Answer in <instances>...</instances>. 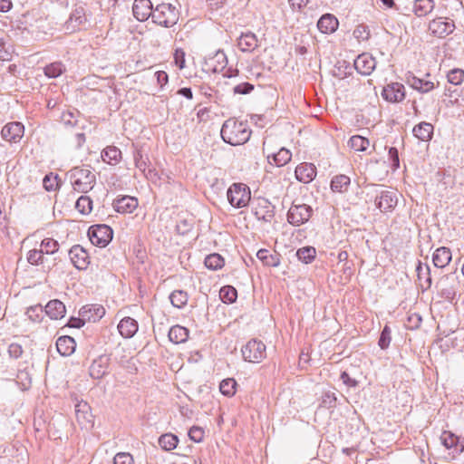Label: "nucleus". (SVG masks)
I'll use <instances>...</instances> for the list:
<instances>
[{
	"label": "nucleus",
	"instance_id": "f257e3e1",
	"mask_svg": "<svg viewBox=\"0 0 464 464\" xmlns=\"http://www.w3.org/2000/svg\"><path fill=\"white\" fill-rule=\"evenodd\" d=\"M70 179L73 189L86 193L90 191L95 182L96 177L89 167H75L70 171Z\"/></svg>",
	"mask_w": 464,
	"mask_h": 464
},
{
	"label": "nucleus",
	"instance_id": "f03ea898",
	"mask_svg": "<svg viewBox=\"0 0 464 464\" xmlns=\"http://www.w3.org/2000/svg\"><path fill=\"white\" fill-rule=\"evenodd\" d=\"M250 133L244 128L242 123H237L233 120L227 121L221 129V136L224 141L229 145H244Z\"/></svg>",
	"mask_w": 464,
	"mask_h": 464
},
{
	"label": "nucleus",
	"instance_id": "7ed1b4c3",
	"mask_svg": "<svg viewBox=\"0 0 464 464\" xmlns=\"http://www.w3.org/2000/svg\"><path fill=\"white\" fill-rule=\"evenodd\" d=\"M227 198L229 204L236 208L246 207L251 199V190L244 183H233L227 191Z\"/></svg>",
	"mask_w": 464,
	"mask_h": 464
},
{
	"label": "nucleus",
	"instance_id": "20e7f679",
	"mask_svg": "<svg viewBox=\"0 0 464 464\" xmlns=\"http://www.w3.org/2000/svg\"><path fill=\"white\" fill-rule=\"evenodd\" d=\"M152 19L161 26L171 27L179 21V11L170 4L162 3L153 10Z\"/></svg>",
	"mask_w": 464,
	"mask_h": 464
},
{
	"label": "nucleus",
	"instance_id": "39448f33",
	"mask_svg": "<svg viewBox=\"0 0 464 464\" xmlns=\"http://www.w3.org/2000/svg\"><path fill=\"white\" fill-rule=\"evenodd\" d=\"M245 361L258 363L266 356V345L261 341L251 340L242 348Z\"/></svg>",
	"mask_w": 464,
	"mask_h": 464
},
{
	"label": "nucleus",
	"instance_id": "423d86ee",
	"mask_svg": "<svg viewBox=\"0 0 464 464\" xmlns=\"http://www.w3.org/2000/svg\"><path fill=\"white\" fill-rule=\"evenodd\" d=\"M455 29V24L452 20L445 17H437L431 20L428 25V33L435 38H445Z\"/></svg>",
	"mask_w": 464,
	"mask_h": 464
},
{
	"label": "nucleus",
	"instance_id": "0eeeda50",
	"mask_svg": "<svg viewBox=\"0 0 464 464\" xmlns=\"http://www.w3.org/2000/svg\"><path fill=\"white\" fill-rule=\"evenodd\" d=\"M88 237L92 244L103 247L112 238V229L107 225H94L88 230Z\"/></svg>",
	"mask_w": 464,
	"mask_h": 464
},
{
	"label": "nucleus",
	"instance_id": "6e6552de",
	"mask_svg": "<svg viewBox=\"0 0 464 464\" xmlns=\"http://www.w3.org/2000/svg\"><path fill=\"white\" fill-rule=\"evenodd\" d=\"M313 209L309 205L293 204L287 213V219L294 226H300L307 222L312 216Z\"/></svg>",
	"mask_w": 464,
	"mask_h": 464
},
{
	"label": "nucleus",
	"instance_id": "1a4fd4ad",
	"mask_svg": "<svg viewBox=\"0 0 464 464\" xmlns=\"http://www.w3.org/2000/svg\"><path fill=\"white\" fill-rule=\"evenodd\" d=\"M252 210L257 219L265 222H271L275 216V207L264 198L255 199Z\"/></svg>",
	"mask_w": 464,
	"mask_h": 464
},
{
	"label": "nucleus",
	"instance_id": "9d476101",
	"mask_svg": "<svg viewBox=\"0 0 464 464\" xmlns=\"http://www.w3.org/2000/svg\"><path fill=\"white\" fill-rule=\"evenodd\" d=\"M75 418L82 429H92L94 425V417L91 406L84 401H81L75 406Z\"/></svg>",
	"mask_w": 464,
	"mask_h": 464
},
{
	"label": "nucleus",
	"instance_id": "9b49d317",
	"mask_svg": "<svg viewBox=\"0 0 464 464\" xmlns=\"http://www.w3.org/2000/svg\"><path fill=\"white\" fill-rule=\"evenodd\" d=\"M1 134L6 142L19 143L24 138V127L17 121L9 122L3 127Z\"/></svg>",
	"mask_w": 464,
	"mask_h": 464
},
{
	"label": "nucleus",
	"instance_id": "f8f14e48",
	"mask_svg": "<svg viewBox=\"0 0 464 464\" xmlns=\"http://www.w3.org/2000/svg\"><path fill=\"white\" fill-rule=\"evenodd\" d=\"M382 96L389 102H400L405 98V88L400 82L389 83L383 88Z\"/></svg>",
	"mask_w": 464,
	"mask_h": 464
},
{
	"label": "nucleus",
	"instance_id": "ddd939ff",
	"mask_svg": "<svg viewBox=\"0 0 464 464\" xmlns=\"http://www.w3.org/2000/svg\"><path fill=\"white\" fill-rule=\"evenodd\" d=\"M266 157L270 164L281 167L291 160L292 153L285 147H273V150L267 151Z\"/></svg>",
	"mask_w": 464,
	"mask_h": 464
},
{
	"label": "nucleus",
	"instance_id": "4468645a",
	"mask_svg": "<svg viewBox=\"0 0 464 464\" xmlns=\"http://www.w3.org/2000/svg\"><path fill=\"white\" fill-rule=\"evenodd\" d=\"M69 256L77 269H85L90 264V256L87 251L80 245H75L70 249Z\"/></svg>",
	"mask_w": 464,
	"mask_h": 464
},
{
	"label": "nucleus",
	"instance_id": "2eb2a0df",
	"mask_svg": "<svg viewBox=\"0 0 464 464\" xmlns=\"http://www.w3.org/2000/svg\"><path fill=\"white\" fill-rule=\"evenodd\" d=\"M87 22L85 9L82 6H77L72 12L66 22V29L71 32H76L81 29Z\"/></svg>",
	"mask_w": 464,
	"mask_h": 464
},
{
	"label": "nucleus",
	"instance_id": "dca6fc26",
	"mask_svg": "<svg viewBox=\"0 0 464 464\" xmlns=\"http://www.w3.org/2000/svg\"><path fill=\"white\" fill-rule=\"evenodd\" d=\"M132 12L138 21H146L150 16H152V4L150 0H135Z\"/></svg>",
	"mask_w": 464,
	"mask_h": 464
},
{
	"label": "nucleus",
	"instance_id": "f3484780",
	"mask_svg": "<svg viewBox=\"0 0 464 464\" xmlns=\"http://www.w3.org/2000/svg\"><path fill=\"white\" fill-rule=\"evenodd\" d=\"M138 199L130 196H123L113 201L115 211L122 214L132 213L138 208Z\"/></svg>",
	"mask_w": 464,
	"mask_h": 464
},
{
	"label": "nucleus",
	"instance_id": "a211bd4d",
	"mask_svg": "<svg viewBox=\"0 0 464 464\" xmlns=\"http://www.w3.org/2000/svg\"><path fill=\"white\" fill-rule=\"evenodd\" d=\"M339 27L338 19L332 14H323L318 22L317 28L318 30L324 34H331L337 31Z\"/></svg>",
	"mask_w": 464,
	"mask_h": 464
},
{
	"label": "nucleus",
	"instance_id": "6ab92c4d",
	"mask_svg": "<svg viewBox=\"0 0 464 464\" xmlns=\"http://www.w3.org/2000/svg\"><path fill=\"white\" fill-rule=\"evenodd\" d=\"M295 178L303 183H310L316 177V168L312 163L304 162L295 168Z\"/></svg>",
	"mask_w": 464,
	"mask_h": 464
},
{
	"label": "nucleus",
	"instance_id": "aec40b11",
	"mask_svg": "<svg viewBox=\"0 0 464 464\" xmlns=\"http://www.w3.org/2000/svg\"><path fill=\"white\" fill-rule=\"evenodd\" d=\"M375 65L374 58L367 53L360 54L354 61L355 69L363 75H369L374 70Z\"/></svg>",
	"mask_w": 464,
	"mask_h": 464
},
{
	"label": "nucleus",
	"instance_id": "412c9836",
	"mask_svg": "<svg viewBox=\"0 0 464 464\" xmlns=\"http://www.w3.org/2000/svg\"><path fill=\"white\" fill-rule=\"evenodd\" d=\"M412 132L419 142L428 143L433 137L434 127L430 123L420 122L413 128Z\"/></svg>",
	"mask_w": 464,
	"mask_h": 464
},
{
	"label": "nucleus",
	"instance_id": "4be33fe9",
	"mask_svg": "<svg viewBox=\"0 0 464 464\" xmlns=\"http://www.w3.org/2000/svg\"><path fill=\"white\" fill-rule=\"evenodd\" d=\"M205 65L208 72H220L227 65V57L223 52H217L206 60Z\"/></svg>",
	"mask_w": 464,
	"mask_h": 464
},
{
	"label": "nucleus",
	"instance_id": "5701e85b",
	"mask_svg": "<svg viewBox=\"0 0 464 464\" xmlns=\"http://www.w3.org/2000/svg\"><path fill=\"white\" fill-rule=\"evenodd\" d=\"M45 313L51 319H62L66 313L65 305L59 300H51L45 305Z\"/></svg>",
	"mask_w": 464,
	"mask_h": 464
},
{
	"label": "nucleus",
	"instance_id": "b1692460",
	"mask_svg": "<svg viewBox=\"0 0 464 464\" xmlns=\"http://www.w3.org/2000/svg\"><path fill=\"white\" fill-rule=\"evenodd\" d=\"M257 258L263 265L270 267H276L280 265V255L276 252H271L268 249H259L256 253Z\"/></svg>",
	"mask_w": 464,
	"mask_h": 464
},
{
	"label": "nucleus",
	"instance_id": "393cba45",
	"mask_svg": "<svg viewBox=\"0 0 464 464\" xmlns=\"http://www.w3.org/2000/svg\"><path fill=\"white\" fill-rule=\"evenodd\" d=\"M118 330L122 337L130 338L138 331V323L133 318L125 317L120 321Z\"/></svg>",
	"mask_w": 464,
	"mask_h": 464
},
{
	"label": "nucleus",
	"instance_id": "a878e982",
	"mask_svg": "<svg viewBox=\"0 0 464 464\" xmlns=\"http://www.w3.org/2000/svg\"><path fill=\"white\" fill-rule=\"evenodd\" d=\"M75 347V341L71 336H61L56 341L57 351L63 356L71 355L74 352Z\"/></svg>",
	"mask_w": 464,
	"mask_h": 464
},
{
	"label": "nucleus",
	"instance_id": "bb28decb",
	"mask_svg": "<svg viewBox=\"0 0 464 464\" xmlns=\"http://www.w3.org/2000/svg\"><path fill=\"white\" fill-rule=\"evenodd\" d=\"M451 251L450 248L441 246L433 253L432 260L435 266L443 268L449 265L451 260Z\"/></svg>",
	"mask_w": 464,
	"mask_h": 464
},
{
	"label": "nucleus",
	"instance_id": "cd10ccee",
	"mask_svg": "<svg viewBox=\"0 0 464 464\" xmlns=\"http://www.w3.org/2000/svg\"><path fill=\"white\" fill-rule=\"evenodd\" d=\"M158 443L163 451L169 452L178 447L179 439L177 435L168 432L159 437Z\"/></svg>",
	"mask_w": 464,
	"mask_h": 464
},
{
	"label": "nucleus",
	"instance_id": "c85d7f7f",
	"mask_svg": "<svg viewBox=\"0 0 464 464\" xmlns=\"http://www.w3.org/2000/svg\"><path fill=\"white\" fill-rule=\"evenodd\" d=\"M258 40L253 33L242 34L237 45L242 52H251L257 47Z\"/></svg>",
	"mask_w": 464,
	"mask_h": 464
},
{
	"label": "nucleus",
	"instance_id": "c756f323",
	"mask_svg": "<svg viewBox=\"0 0 464 464\" xmlns=\"http://www.w3.org/2000/svg\"><path fill=\"white\" fill-rule=\"evenodd\" d=\"M188 338V330L180 325H174L169 331L170 342L179 344L185 343Z\"/></svg>",
	"mask_w": 464,
	"mask_h": 464
},
{
	"label": "nucleus",
	"instance_id": "7c9ffc66",
	"mask_svg": "<svg viewBox=\"0 0 464 464\" xmlns=\"http://www.w3.org/2000/svg\"><path fill=\"white\" fill-rule=\"evenodd\" d=\"M396 204L397 198L395 195L389 191L382 192L377 202L378 208L383 212L392 210Z\"/></svg>",
	"mask_w": 464,
	"mask_h": 464
},
{
	"label": "nucleus",
	"instance_id": "2f4dec72",
	"mask_svg": "<svg viewBox=\"0 0 464 464\" xmlns=\"http://www.w3.org/2000/svg\"><path fill=\"white\" fill-rule=\"evenodd\" d=\"M102 159L104 162L114 165L121 159V152L118 147H105L101 152Z\"/></svg>",
	"mask_w": 464,
	"mask_h": 464
},
{
	"label": "nucleus",
	"instance_id": "473e14b6",
	"mask_svg": "<svg viewBox=\"0 0 464 464\" xmlns=\"http://www.w3.org/2000/svg\"><path fill=\"white\" fill-rule=\"evenodd\" d=\"M433 8V0H416L413 4L412 11L418 17H423L429 14Z\"/></svg>",
	"mask_w": 464,
	"mask_h": 464
},
{
	"label": "nucleus",
	"instance_id": "72a5a7b5",
	"mask_svg": "<svg viewBox=\"0 0 464 464\" xmlns=\"http://www.w3.org/2000/svg\"><path fill=\"white\" fill-rule=\"evenodd\" d=\"M350 178L346 175H337L333 178L331 181V189L334 192L343 193L346 192L350 185Z\"/></svg>",
	"mask_w": 464,
	"mask_h": 464
},
{
	"label": "nucleus",
	"instance_id": "f704fd0d",
	"mask_svg": "<svg viewBox=\"0 0 464 464\" xmlns=\"http://www.w3.org/2000/svg\"><path fill=\"white\" fill-rule=\"evenodd\" d=\"M296 256L304 264H310L316 257V249L314 246L301 247L296 251Z\"/></svg>",
	"mask_w": 464,
	"mask_h": 464
},
{
	"label": "nucleus",
	"instance_id": "c9c22d12",
	"mask_svg": "<svg viewBox=\"0 0 464 464\" xmlns=\"http://www.w3.org/2000/svg\"><path fill=\"white\" fill-rule=\"evenodd\" d=\"M237 382L233 378L223 380L219 384L220 392L227 397H233L237 392Z\"/></svg>",
	"mask_w": 464,
	"mask_h": 464
},
{
	"label": "nucleus",
	"instance_id": "e433bc0d",
	"mask_svg": "<svg viewBox=\"0 0 464 464\" xmlns=\"http://www.w3.org/2000/svg\"><path fill=\"white\" fill-rule=\"evenodd\" d=\"M44 188L48 192L56 191L61 186V180L57 174L50 172L43 180Z\"/></svg>",
	"mask_w": 464,
	"mask_h": 464
},
{
	"label": "nucleus",
	"instance_id": "4c0bfd02",
	"mask_svg": "<svg viewBox=\"0 0 464 464\" xmlns=\"http://www.w3.org/2000/svg\"><path fill=\"white\" fill-rule=\"evenodd\" d=\"M205 266L211 270L221 269L225 266V259L219 254L214 253L205 258Z\"/></svg>",
	"mask_w": 464,
	"mask_h": 464
},
{
	"label": "nucleus",
	"instance_id": "58836bf2",
	"mask_svg": "<svg viewBox=\"0 0 464 464\" xmlns=\"http://www.w3.org/2000/svg\"><path fill=\"white\" fill-rule=\"evenodd\" d=\"M409 83L412 88L421 92H429L434 89V83L432 82L420 79L415 76H412L411 79L409 80Z\"/></svg>",
	"mask_w": 464,
	"mask_h": 464
},
{
	"label": "nucleus",
	"instance_id": "ea45409f",
	"mask_svg": "<svg viewBox=\"0 0 464 464\" xmlns=\"http://www.w3.org/2000/svg\"><path fill=\"white\" fill-rule=\"evenodd\" d=\"M75 208L82 215H87L92 210V200L88 196H81L76 203Z\"/></svg>",
	"mask_w": 464,
	"mask_h": 464
},
{
	"label": "nucleus",
	"instance_id": "a19ab883",
	"mask_svg": "<svg viewBox=\"0 0 464 464\" xmlns=\"http://www.w3.org/2000/svg\"><path fill=\"white\" fill-rule=\"evenodd\" d=\"M219 296L224 303L232 304L237 300V292L235 287L226 285L220 289Z\"/></svg>",
	"mask_w": 464,
	"mask_h": 464
},
{
	"label": "nucleus",
	"instance_id": "79ce46f5",
	"mask_svg": "<svg viewBox=\"0 0 464 464\" xmlns=\"http://www.w3.org/2000/svg\"><path fill=\"white\" fill-rule=\"evenodd\" d=\"M40 249L44 254L52 255L59 250V244L55 239L46 237L42 240Z\"/></svg>",
	"mask_w": 464,
	"mask_h": 464
},
{
	"label": "nucleus",
	"instance_id": "37998d69",
	"mask_svg": "<svg viewBox=\"0 0 464 464\" xmlns=\"http://www.w3.org/2000/svg\"><path fill=\"white\" fill-rule=\"evenodd\" d=\"M169 299L175 307L181 308L188 302V294L182 290H175L171 293Z\"/></svg>",
	"mask_w": 464,
	"mask_h": 464
},
{
	"label": "nucleus",
	"instance_id": "c03bdc74",
	"mask_svg": "<svg viewBox=\"0 0 464 464\" xmlns=\"http://www.w3.org/2000/svg\"><path fill=\"white\" fill-rule=\"evenodd\" d=\"M188 436L193 442L201 443L205 440L206 432L202 427L194 425L188 430Z\"/></svg>",
	"mask_w": 464,
	"mask_h": 464
},
{
	"label": "nucleus",
	"instance_id": "a18cd8bd",
	"mask_svg": "<svg viewBox=\"0 0 464 464\" xmlns=\"http://www.w3.org/2000/svg\"><path fill=\"white\" fill-rule=\"evenodd\" d=\"M64 71V65L61 62H55L44 68V73L50 78L58 77Z\"/></svg>",
	"mask_w": 464,
	"mask_h": 464
},
{
	"label": "nucleus",
	"instance_id": "49530a36",
	"mask_svg": "<svg viewBox=\"0 0 464 464\" xmlns=\"http://www.w3.org/2000/svg\"><path fill=\"white\" fill-rule=\"evenodd\" d=\"M440 440L442 444L447 449H451L458 446L459 438L453 434L451 431L445 430L442 432L440 436Z\"/></svg>",
	"mask_w": 464,
	"mask_h": 464
},
{
	"label": "nucleus",
	"instance_id": "de8ad7c7",
	"mask_svg": "<svg viewBox=\"0 0 464 464\" xmlns=\"http://www.w3.org/2000/svg\"><path fill=\"white\" fill-rule=\"evenodd\" d=\"M27 261L34 266H38L43 263L44 253L41 249H32L27 253Z\"/></svg>",
	"mask_w": 464,
	"mask_h": 464
},
{
	"label": "nucleus",
	"instance_id": "09e8293b",
	"mask_svg": "<svg viewBox=\"0 0 464 464\" xmlns=\"http://www.w3.org/2000/svg\"><path fill=\"white\" fill-rule=\"evenodd\" d=\"M447 77L450 83L459 85L464 81V70L453 69L448 73Z\"/></svg>",
	"mask_w": 464,
	"mask_h": 464
},
{
	"label": "nucleus",
	"instance_id": "8fccbe9b",
	"mask_svg": "<svg viewBox=\"0 0 464 464\" xmlns=\"http://www.w3.org/2000/svg\"><path fill=\"white\" fill-rule=\"evenodd\" d=\"M391 334H392V332H391L390 327L388 325H385L382 331V334H381V336L379 339V346L382 349H386L389 347L391 341H392Z\"/></svg>",
	"mask_w": 464,
	"mask_h": 464
},
{
	"label": "nucleus",
	"instance_id": "3c124183",
	"mask_svg": "<svg viewBox=\"0 0 464 464\" xmlns=\"http://www.w3.org/2000/svg\"><path fill=\"white\" fill-rule=\"evenodd\" d=\"M113 464H134V459L129 452H119L113 458Z\"/></svg>",
	"mask_w": 464,
	"mask_h": 464
},
{
	"label": "nucleus",
	"instance_id": "603ef678",
	"mask_svg": "<svg viewBox=\"0 0 464 464\" xmlns=\"http://www.w3.org/2000/svg\"><path fill=\"white\" fill-rule=\"evenodd\" d=\"M174 63L179 67V70H182L186 66V53L183 49L178 48L174 53Z\"/></svg>",
	"mask_w": 464,
	"mask_h": 464
},
{
	"label": "nucleus",
	"instance_id": "864d4df0",
	"mask_svg": "<svg viewBox=\"0 0 464 464\" xmlns=\"http://www.w3.org/2000/svg\"><path fill=\"white\" fill-rule=\"evenodd\" d=\"M353 36L359 41H364L369 38L370 33L368 27L363 24H359L353 30Z\"/></svg>",
	"mask_w": 464,
	"mask_h": 464
},
{
	"label": "nucleus",
	"instance_id": "5fc2aeb1",
	"mask_svg": "<svg viewBox=\"0 0 464 464\" xmlns=\"http://www.w3.org/2000/svg\"><path fill=\"white\" fill-rule=\"evenodd\" d=\"M5 40L4 38L0 37V60L2 61H10L12 59V53L13 52L5 47Z\"/></svg>",
	"mask_w": 464,
	"mask_h": 464
},
{
	"label": "nucleus",
	"instance_id": "6e6d98bb",
	"mask_svg": "<svg viewBox=\"0 0 464 464\" xmlns=\"http://www.w3.org/2000/svg\"><path fill=\"white\" fill-rule=\"evenodd\" d=\"M254 89V86L248 82H242L235 86L234 92L237 94H247Z\"/></svg>",
	"mask_w": 464,
	"mask_h": 464
},
{
	"label": "nucleus",
	"instance_id": "4d7b16f0",
	"mask_svg": "<svg viewBox=\"0 0 464 464\" xmlns=\"http://www.w3.org/2000/svg\"><path fill=\"white\" fill-rule=\"evenodd\" d=\"M343 382L349 388H354L358 386V381L353 378H351L350 375L346 372H343L340 376Z\"/></svg>",
	"mask_w": 464,
	"mask_h": 464
},
{
	"label": "nucleus",
	"instance_id": "13d9d810",
	"mask_svg": "<svg viewBox=\"0 0 464 464\" xmlns=\"http://www.w3.org/2000/svg\"><path fill=\"white\" fill-rule=\"evenodd\" d=\"M155 77L160 89H162L169 82V76L165 71L156 72Z\"/></svg>",
	"mask_w": 464,
	"mask_h": 464
},
{
	"label": "nucleus",
	"instance_id": "bf43d9fd",
	"mask_svg": "<svg viewBox=\"0 0 464 464\" xmlns=\"http://www.w3.org/2000/svg\"><path fill=\"white\" fill-rule=\"evenodd\" d=\"M8 353H9L10 356H12L14 358H18L23 353V348L18 343H12L9 345Z\"/></svg>",
	"mask_w": 464,
	"mask_h": 464
},
{
	"label": "nucleus",
	"instance_id": "052dcab7",
	"mask_svg": "<svg viewBox=\"0 0 464 464\" xmlns=\"http://www.w3.org/2000/svg\"><path fill=\"white\" fill-rule=\"evenodd\" d=\"M288 3L294 11L303 10L308 4V0H288Z\"/></svg>",
	"mask_w": 464,
	"mask_h": 464
},
{
	"label": "nucleus",
	"instance_id": "680f3d73",
	"mask_svg": "<svg viewBox=\"0 0 464 464\" xmlns=\"http://www.w3.org/2000/svg\"><path fill=\"white\" fill-rule=\"evenodd\" d=\"M365 143L368 144L369 140L360 135L352 136L349 140V145H364Z\"/></svg>",
	"mask_w": 464,
	"mask_h": 464
},
{
	"label": "nucleus",
	"instance_id": "e2e57ef3",
	"mask_svg": "<svg viewBox=\"0 0 464 464\" xmlns=\"http://www.w3.org/2000/svg\"><path fill=\"white\" fill-rule=\"evenodd\" d=\"M11 0H0V12L5 13L12 8Z\"/></svg>",
	"mask_w": 464,
	"mask_h": 464
},
{
	"label": "nucleus",
	"instance_id": "0e129e2a",
	"mask_svg": "<svg viewBox=\"0 0 464 464\" xmlns=\"http://www.w3.org/2000/svg\"><path fill=\"white\" fill-rule=\"evenodd\" d=\"M389 154L391 155V157L393 160V165L395 166V168H398L399 167V156H398V151H397L396 148L391 147L390 150H389Z\"/></svg>",
	"mask_w": 464,
	"mask_h": 464
},
{
	"label": "nucleus",
	"instance_id": "69168bd1",
	"mask_svg": "<svg viewBox=\"0 0 464 464\" xmlns=\"http://www.w3.org/2000/svg\"><path fill=\"white\" fill-rule=\"evenodd\" d=\"M178 94L182 95L188 100L193 98V93L190 88H181L178 91Z\"/></svg>",
	"mask_w": 464,
	"mask_h": 464
},
{
	"label": "nucleus",
	"instance_id": "338daca9",
	"mask_svg": "<svg viewBox=\"0 0 464 464\" xmlns=\"http://www.w3.org/2000/svg\"><path fill=\"white\" fill-rule=\"evenodd\" d=\"M181 226L188 227V224L186 220H182L177 225V229L179 230V232L184 234L186 233V230L181 231Z\"/></svg>",
	"mask_w": 464,
	"mask_h": 464
},
{
	"label": "nucleus",
	"instance_id": "774afa93",
	"mask_svg": "<svg viewBox=\"0 0 464 464\" xmlns=\"http://www.w3.org/2000/svg\"><path fill=\"white\" fill-rule=\"evenodd\" d=\"M381 1L388 8H392L394 5L393 0H381Z\"/></svg>",
	"mask_w": 464,
	"mask_h": 464
}]
</instances>
